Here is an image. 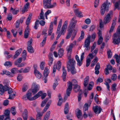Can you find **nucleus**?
I'll return each instance as SVG.
<instances>
[{"instance_id":"nucleus-40","label":"nucleus","mask_w":120,"mask_h":120,"mask_svg":"<svg viewBox=\"0 0 120 120\" xmlns=\"http://www.w3.org/2000/svg\"><path fill=\"white\" fill-rule=\"evenodd\" d=\"M11 111L13 115H14L16 114V110L14 107H13L11 108Z\"/></svg>"},{"instance_id":"nucleus-10","label":"nucleus","mask_w":120,"mask_h":120,"mask_svg":"<svg viewBox=\"0 0 120 120\" xmlns=\"http://www.w3.org/2000/svg\"><path fill=\"white\" fill-rule=\"evenodd\" d=\"M62 22V20L61 19L60 20L58 23L57 30L56 32V33L58 34L56 38V40L60 38L62 34H64V33H62L61 31H60L61 26Z\"/></svg>"},{"instance_id":"nucleus-13","label":"nucleus","mask_w":120,"mask_h":120,"mask_svg":"<svg viewBox=\"0 0 120 120\" xmlns=\"http://www.w3.org/2000/svg\"><path fill=\"white\" fill-rule=\"evenodd\" d=\"M77 22L76 21H75L74 22L71 21L68 26L67 30L73 32V30L75 27Z\"/></svg>"},{"instance_id":"nucleus-5","label":"nucleus","mask_w":120,"mask_h":120,"mask_svg":"<svg viewBox=\"0 0 120 120\" xmlns=\"http://www.w3.org/2000/svg\"><path fill=\"white\" fill-rule=\"evenodd\" d=\"M75 64L76 62H73L72 63L69 64V66H68V64L67 65L68 71L70 70L71 73L73 75L75 74L77 72L75 68Z\"/></svg>"},{"instance_id":"nucleus-55","label":"nucleus","mask_w":120,"mask_h":120,"mask_svg":"<svg viewBox=\"0 0 120 120\" xmlns=\"http://www.w3.org/2000/svg\"><path fill=\"white\" fill-rule=\"evenodd\" d=\"M30 69V68L29 67H27L26 68L23 70V73H26L28 72H29Z\"/></svg>"},{"instance_id":"nucleus-14","label":"nucleus","mask_w":120,"mask_h":120,"mask_svg":"<svg viewBox=\"0 0 120 120\" xmlns=\"http://www.w3.org/2000/svg\"><path fill=\"white\" fill-rule=\"evenodd\" d=\"M8 89V86L5 85L3 86L1 84H0V94L2 95L5 91H7Z\"/></svg>"},{"instance_id":"nucleus-53","label":"nucleus","mask_w":120,"mask_h":120,"mask_svg":"<svg viewBox=\"0 0 120 120\" xmlns=\"http://www.w3.org/2000/svg\"><path fill=\"white\" fill-rule=\"evenodd\" d=\"M91 62L90 59L89 58H87V57L86 60V67H88L90 65Z\"/></svg>"},{"instance_id":"nucleus-42","label":"nucleus","mask_w":120,"mask_h":120,"mask_svg":"<svg viewBox=\"0 0 120 120\" xmlns=\"http://www.w3.org/2000/svg\"><path fill=\"white\" fill-rule=\"evenodd\" d=\"M10 111L9 110H6L4 113V116H5V117H10Z\"/></svg>"},{"instance_id":"nucleus-51","label":"nucleus","mask_w":120,"mask_h":120,"mask_svg":"<svg viewBox=\"0 0 120 120\" xmlns=\"http://www.w3.org/2000/svg\"><path fill=\"white\" fill-rule=\"evenodd\" d=\"M107 54L108 58H111L112 57V54L110 49H109L108 51H107Z\"/></svg>"},{"instance_id":"nucleus-21","label":"nucleus","mask_w":120,"mask_h":120,"mask_svg":"<svg viewBox=\"0 0 120 120\" xmlns=\"http://www.w3.org/2000/svg\"><path fill=\"white\" fill-rule=\"evenodd\" d=\"M53 28V23L52 22H51L50 24L48 32V35L50 36L52 33Z\"/></svg>"},{"instance_id":"nucleus-22","label":"nucleus","mask_w":120,"mask_h":120,"mask_svg":"<svg viewBox=\"0 0 120 120\" xmlns=\"http://www.w3.org/2000/svg\"><path fill=\"white\" fill-rule=\"evenodd\" d=\"M22 51V49H20L17 50L15 52V54L14 55L12 58L15 59L20 54Z\"/></svg>"},{"instance_id":"nucleus-12","label":"nucleus","mask_w":120,"mask_h":120,"mask_svg":"<svg viewBox=\"0 0 120 120\" xmlns=\"http://www.w3.org/2000/svg\"><path fill=\"white\" fill-rule=\"evenodd\" d=\"M90 36L89 35L85 41L84 44V45L83 46L84 47L86 48L85 49L86 50H87L88 49H90L89 46L90 41Z\"/></svg>"},{"instance_id":"nucleus-37","label":"nucleus","mask_w":120,"mask_h":120,"mask_svg":"<svg viewBox=\"0 0 120 120\" xmlns=\"http://www.w3.org/2000/svg\"><path fill=\"white\" fill-rule=\"evenodd\" d=\"M72 45V44H70L69 46L67 48V50L68 51V53H71L72 49L73 47Z\"/></svg>"},{"instance_id":"nucleus-28","label":"nucleus","mask_w":120,"mask_h":120,"mask_svg":"<svg viewBox=\"0 0 120 120\" xmlns=\"http://www.w3.org/2000/svg\"><path fill=\"white\" fill-rule=\"evenodd\" d=\"M32 15L31 14H30L26 20V23L27 26V27H28V26L30 23V21L31 19Z\"/></svg>"},{"instance_id":"nucleus-1","label":"nucleus","mask_w":120,"mask_h":120,"mask_svg":"<svg viewBox=\"0 0 120 120\" xmlns=\"http://www.w3.org/2000/svg\"><path fill=\"white\" fill-rule=\"evenodd\" d=\"M110 4V3L107 0L102 5L100 8V13L102 15H104L105 11L107 12L109 11V6Z\"/></svg>"},{"instance_id":"nucleus-47","label":"nucleus","mask_w":120,"mask_h":120,"mask_svg":"<svg viewBox=\"0 0 120 120\" xmlns=\"http://www.w3.org/2000/svg\"><path fill=\"white\" fill-rule=\"evenodd\" d=\"M88 109V105L87 103H85L83 107V111H87Z\"/></svg>"},{"instance_id":"nucleus-34","label":"nucleus","mask_w":120,"mask_h":120,"mask_svg":"<svg viewBox=\"0 0 120 120\" xmlns=\"http://www.w3.org/2000/svg\"><path fill=\"white\" fill-rule=\"evenodd\" d=\"M64 52V50L63 48H60L58 51V55L60 57L63 55Z\"/></svg>"},{"instance_id":"nucleus-36","label":"nucleus","mask_w":120,"mask_h":120,"mask_svg":"<svg viewBox=\"0 0 120 120\" xmlns=\"http://www.w3.org/2000/svg\"><path fill=\"white\" fill-rule=\"evenodd\" d=\"M22 60V58H19L15 61L14 62L15 64L16 65H18L21 62Z\"/></svg>"},{"instance_id":"nucleus-11","label":"nucleus","mask_w":120,"mask_h":120,"mask_svg":"<svg viewBox=\"0 0 120 120\" xmlns=\"http://www.w3.org/2000/svg\"><path fill=\"white\" fill-rule=\"evenodd\" d=\"M40 86L38 85H36L33 83L32 86L31 91L33 94L37 93L39 90Z\"/></svg>"},{"instance_id":"nucleus-63","label":"nucleus","mask_w":120,"mask_h":120,"mask_svg":"<svg viewBox=\"0 0 120 120\" xmlns=\"http://www.w3.org/2000/svg\"><path fill=\"white\" fill-rule=\"evenodd\" d=\"M4 65L6 66H11L12 65V64L10 62L7 61L4 63Z\"/></svg>"},{"instance_id":"nucleus-39","label":"nucleus","mask_w":120,"mask_h":120,"mask_svg":"<svg viewBox=\"0 0 120 120\" xmlns=\"http://www.w3.org/2000/svg\"><path fill=\"white\" fill-rule=\"evenodd\" d=\"M68 32L66 37V38L67 39L71 37V34L73 32L67 30Z\"/></svg>"},{"instance_id":"nucleus-18","label":"nucleus","mask_w":120,"mask_h":120,"mask_svg":"<svg viewBox=\"0 0 120 120\" xmlns=\"http://www.w3.org/2000/svg\"><path fill=\"white\" fill-rule=\"evenodd\" d=\"M68 24V21L67 20H66L65 22L61 28V31L62 33H64L65 32L67 27Z\"/></svg>"},{"instance_id":"nucleus-17","label":"nucleus","mask_w":120,"mask_h":120,"mask_svg":"<svg viewBox=\"0 0 120 120\" xmlns=\"http://www.w3.org/2000/svg\"><path fill=\"white\" fill-rule=\"evenodd\" d=\"M69 85L67 90L66 94L68 96H69L72 88V85H73V84H72V83L70 81L68 82Z\"/></svg>"},{"instance_id":"nucleus-59","label":"nucleus","mask_w":120,"mask_h":120,"mask_svg":"<svg viewBox=\"0 0 120 120\" xmlns=\"http://www.w3.org/2000/svg\"><path fill=\"white\" fill-rule=\"evenodd\" d=\"M39 92H41V93L39 97H40V96H41V98L42 99H44L45 97L46 96V93H44L43 94L42 92L41 91H40Z\"/></svg>"},{"instance_id":"nucleus-49","label":"nucleus","mask_w":120,"mask_h":120,"mask_svg":"<svg viewBox=\"0 0 120 120\" xmlns=\"http://www.w3.org/2000/svg\"><path fill=\"white\" fill-rule=\"evenodd\" d=\"M48 100V99L46 98L42 102L41 104V107H43L44 106H45Z\"/></svg>"},{"instance_id":"nucleus-46","label":"nucleus","mask_w":120,"mask_h":120,"mask_svg":"<svg viewBox=\"0 0 120 120\" xmlns=\"http://www.w3.org/2000/svg\"><path fill=\"white\" fill-rule=\"evenodd\" d=\"M45 62L44 61H43L41 62L40 64V67L41 69L43 70L44 69L45 66Z\"/></svg>"},{"instance_id":"nucleus-6","label":"nucleus","mask_w":120,"mask_h":120,"mask_svg":"<svg viewBox=\"0 0 120 120\" xmlns=\"http://www.w3.org/2000/svg\"><path fill=\"white\" fill-rule=\"evenodd\" d=\"M113 11L112 10L110 11L109 13L105 16L104 19V23L106 24L109 22L112 19L111 15L113 14Z\"/></svg>"},{"instance_id":"nucleus-44","label":"nucleus","mask_w":120,"mask_h":120,"mask_svg":"<svg viewBox=\"0 0 120 120\" xmlns=\"http://www.w3.org/2000/svg\"><path fill=\"white\" fill-rule=\"evenodd\" d=\"M28 88L27 85L26 84H24L23 86L22 87V91L25 92L26 91Z\"/></svg>"},{"instance_id":"nucleus-32","label":"nucleus","mask_w":120,"mask_h":120,"mask_svg":"<svg viewBox=\"0 0 120 120\" xmlns=\"http://www.w3.org/2000/svg\"><path fill=\"white\" fill-rule=\"evenodd\" d=\"M74 11L75 14L76 15H77L78 17H81L83 16V15L81 11H79L77 10H75Z\"/></svg>"},{"instance_id":"nucleus-26","label":"nucleus","mask_w":120,"mask_h":120,"mask_svg":"<svg viewBox=\"0 0 120 120\" xmlns=\"http://www.w3.org/2000/svg\"><path fill=\"white\" fill-rule=\"evenodd\" d=\"M34 73L36 77L38 79H40L41 77V73L38 70L34 71Z\"/></svg>"},{"instance_id":"nucleus-43","label":"nucleus","mask_w":120,"mask_h":120,"mask_svg":"<svg viewBox=\"0 0 120 120\" xmlns=\"http://www.w3.org/2000/svg\"><path fill=\"white\" fill-rule=\"evenodd\" d=\"M82 92L81 90H80L79 92V94L78 96V101H80L81 99V98L82 97Z\"/></svg>"},{"instance_id":"nucleus-52","label":"nucleus","mask_w":120,"mask_h":120,"mask_svg":"<svg viewBox=\"0 0 120 120\" xmlns=\"http://www.w3.org/2000/svg\"><path fill=\"white\" fill-rule=\"evenodd\" d=\"M98 40L97 41V44L99 45L102 43L103 38L102 37H98Z\"/></svg>"},{"instance_id":"nucleus-9","label":"nucleus","mask_w":120,"mask_h":120,"mask_svg":"<svg viewBox=\"0 0 120 120\" xmlns=\"http://www.w3.org/2000/svg\"><path fill=\"white\" fill-rule=\"evenodd\" d=\"M61 66V62L59 61L57 62V65H55L53 67V72L52 75L53 76H55V72L56 69H57L58 71L60 70Z\"/></svg>"},{"instance_id":"nucleus-16","label":"nucleus","mask_w":120,"mask_h":120,"mask_svg":"<svg viewBox=\"0 0 120 120\" xmlns=\"http://www.w3.org/2000/svg\"><path fill=\"white\" fill-rule=\"evenodd\" d=\"M92 109L94 112L96 114H99L102 110L100 106L97 105L93 107Z\"/></svg>"},{"instance_id":"nucleus-7","label":"nucleus","mask_w":120,"mask_h":120,"mask_svg":"<svg viewBox=\"0 0 120 120\" xmlns=\"http://www.w3.org/2000/svg\"><path fill=\"white\" fill-rule=\"evenodd\" d=\"M112 43L114 45H118L120 42V35L115 33L113 36Z\"/></svg>"},{"instance_id":"nucleus-57","label":"nucleus","mask_w":120,"mask_h":120,"mask_svg":"<svg viewBox=\"0 0 120 120\" xmlns=\"http://www.w3.org/2000/svg\"><path fill=\"white\" fill-rule=\"evenodd\" d=\"M116 18L115 17L112 21V26L115 27L116 25Z\"/></svg>"},{"instance_id":"nucleus-41","label":"nucleus","mask_w":120,"mask_h":120,"mask_svg":"<svg viewBox=\"0 0 120 120\" xmlns=\"http://www.w3.org/2000/svg\"><path fill=\"white\" fill-rule=\"evenodd\" d=\"M76 114L77 118H79L81 117V116L82 115V113L81 110L78 109L77 112L76 113Z\"/></svg>"},{"instance_id":"nucleus-50","label":"nucleus","mask_w":120,"mask_h":120,"mask_svg":"<svg viewBox=\"0 0 120 120\" xmlns=\"http://www.w3.org/2000/svg\"><path fill=\"white\" fill-rule=\"evenodd\" d=\"M115 58L116 62L118 64L119 63L120 61V58H119V56L116 54H115L114 56Z\"/></svg>"},{"instance_id":"nucleus-54","label":"nucleus","mask_w":120,"mask_h":120,"mask_svg":"<svg viewBox=\"0 0 120 120\" xmlns=\"http://www.w3.org/2000/svg\"><path fill=\"white\" fill-rule=\"evenodd\" d=\"M47 37L45 36L44 38L40 44V45L42 47L43 46L45 43Z\"/></svg>"},{"instance_id":"nucleus-23","label":"nucleus","mask_w":120,"mask_h":120,"mask_svg":"<svg viewBox=\"0 0 120 120\" xmlns=\"http://www.w3.org/2000/svg\"><path fill=\"white\" fill-rule=\"evenodd\" d=\"M52 56V54L50 53L49 55V60L48 64L49 66H50L52 64L53 60Z\"/></svg>"},{"instance_id":"nucleus-25","label":"nucleus","mask_w":120,"mask_h":120,"mask_svg":"<svg viewBox=\"0 0 120 120\" xmlns=\"http://www.w3.org/2000/svg\"><path fill=\"white\" fill-rule=\"evenodd\" d=\"M89 79V77L88 76H86L84 79L83 85L85 87L87 86L88 83Z\"/></svg>"},{"instance_id":"nucleus-30","label":"nucleus","mask_w":120,"mask_h":120,"mask_svg":"<svg viewBox=\"0 0 120 120\" xmlns=\"http://www.w3.org/2000/svg\"><path fill=\"white\" fill-rule=\"evenodd\" d=\"M74 87L73 88V89L74 91L75 92H77L78 91H79L80 90V86L77 85H74Z\"/></svg>"},{"instance_id":"nucleus-56","label":"nucleus","mask_w":120,"mask_h":120,"mask_svg":"<svg viewBox=\"0 0 120 120\" xmlns=\"http://www.w3.org/2000/svg\"><path fill=\"white\" fill-rule=\"evenodd\" d=\"M39 22V21L37 20H36L35 22V25L34 26V28L35 29H37L38 27Z\"/></svg>"},{"instance_id":"nucleus-2","label":"nucleus","mask_w":120,"mask_h":120,"mask_svg":"<svg viewBox=\"0 0 120 120\" xmlns=\"http://www.w3.org/2000/svg\"><path fill=\"white\" fill-rule=\"evenodd\" d=\"M52 101L50 100L49 101L45 106L42 113H40L39 112H38V114L36 115V119L37 120H41V117L43 115V113L45 112L49 108L50 105Z\"/></svg>"},{"instance_id":"nucleus-62","label":"nucleus","mask_w":120,"mask_h":120,"mask_svg":"<svg viewBox=\"0 0 120 120\" xmlns=\"http://www.w3.org/2000/svg\"><path fill=\"white\" fill-rule=\"evenodd\" d=\"M98 95L97 94H96V95H95V97L94 98V100L95 101L97 104L99 103V102L98 101L99 100L98 99Z\"/></svg>"},{"instance_id":"nucleus-24","label":"nucleus","mask_w":120,"mask_h":120,"mask_svg":"<svg viewBox=\"0 0 120 120\" xmlns=\"http://www.w3.org/2000/svg\"><path fill=\"white\" fill-rule=\"evenodd\" d=\"M28 113L27 110L25 109L23 113L22 117L24 120H27L28 117Z\"/></svg>"},{"instance_id":"nucleus-64","label":"nucleus","mask_w":120,"mask_h":120,"mask_svg":"<svg viewBox=\"0 0 120 120\" xmlns=\"http://www.w3.org/2000/svg\"><path fill=\"white\" fill-rule=\"evenodd\" d=\"M33 41V40L32 39H31L28 41L27 43V46H31L32 43Z\"/></svg>"},{"instance_id":"nucleus-61","label":"nucleus","mask_w":120,"mask_h":120,"mask_svg":"<svg viewBox=\"0 0 120 120\" xmlns=\"http://www.w3.org/2000/svg\"><path fill=\"white\" fill-rule=\"evenodd\" d=\"M57 43V41H55L54 42L50 49L52 51L53 50L55 47V45Z\"/></svg>"},{"instance_id":"nucleus-60","label":"nucleus","mask_w":120,"mask_h":120,"mask_svg":"<svg viewBox=\"0 0 120 120\" xmlns=\"http://www.w3.org/2000/svg\"><path fill=\"white\" fill-rule=\"evenodd\" d=\"M63 99L61 97L60 98L58 102L57 105L59 106H60L62 102Z\"/></svg>"},{"instance_id":"nucleus-27","label":"nucleus","mask_w":120,"mask_h":120,"mask_svg":"<svg viewBox=\"0 0 120 120\" xmlns=\"http://www.w3.org/2000/svg\"><path fill=\"white\" fill-rule=\"evenodd\" d=\"M30 4L29 2H27L26 4L25 5L23 8V9L22 11V12L24 13L25 11H26L27 8L29 7Z\"/></svg>"},{"instance_id":"nucleus-48","label":"nucleus","mask_w":120,"mask_h":120,"mask_svg":"<svg viewBox=\"0 0 120 120\" xmlns=\"http://www.w3.org/2000/svg\"><path fill=\"white\" fill-rule=\"evenodd\" d=\"M18 70L17 68H14L11 70V71L12 73L15 74L18 72Z\"/></svg>"},{"instance_id":"nucleus-33","label":"nucleus","mask_w":120,"mask_h":120,"mask_svg":"<svg viewBox=\"0 0 120 120\" xmlns=\"http://www.w3.org/2000/svg\"><path fill=\"white\" fill-rule=\"evenodd\" d=\"M26 50H24L22 52V60L23 61H25L26 59Z\"/></svg>"},{"instance_id":"nucleus-3","label":"nucleus","mask_w":120,"mask_h":120,"mask_svg":"<svg viewBox=\"0 0 120 120\" xmlns=\"http://www.w3.org/2000/svg\"><path fill=\"white\" fill-rule=\"evenodd\" d=\"M51 0H43L44 7L45 8H50L54 7L56 6V3H54L53 4H51Z\"/></svg>"},{"instance_id":"nucleus-4","label":"nucleus","mask_w":120,"mask_h":120,"mask_svg":"<svg viewBox=\"0 0 120 120\" xmlns=\"http://www.w3.org/2000/svg\"><path fill=\"white\" fill-rule=\"evenodd\" d=\"M41 92H39L34 97L32 98H31L32 95V93L31 92L28 91L26 94V98L27 99L30 100L31 101L35 100L39 97L41 94Z\"/></svg>"},{"instance_id":"nucleus-19","label":"nucleus","mask_w":120,"mask_h":120,"mask_svg":"<svg viewBox=\"0 0 120 120\" xmlns=\"http://www.w3.org/2000/svg\"><path fill=\"white\" fill-rule=\"evenodd\" d=\"M62 70L63 71L62 79L63 81H65L66 77L67 72L65 67L64 66L62 67Z\"/></svg>"},{"instance_id":"nucleus-20","label":"nucleus","mask_w":120,"mask_h":120,"mask_svg":"<svg viewBox=\"0 0 120 120\" xmlns=\"http://www.w3.org/2000/svg\"><path fill=\"white\" fill-rule=\"evenodd\" d=\"M2 73H0V74L2 75L5 74L11 77H12L13 76V74L8 71L5 70H4L2 71Z\"/></svg>"},{"instance_id":"nucleus-45","label":"nucleus","mask_w":120,"mask_h":120,"mask_svg":"<svg viewBox=\"0 0 120 120\" xmlns=\"http://www.w3.org/2000/svg\"><path fill=\"white\" fill-rule=\"evenodd\" d=\"M84 32L83 31H81V36L78 39V41H80L84 38Z\"/></svg>"},{"instance_id":"nucleus-29","label":"nucleus","mask_w":120,"mask_h":120,"mask_svg":"<svg viewBox=\"0 0 120 120\" xmlns=\"http://www.w3.org/2000/svg\"><path fill=\"white\" fill-rule=\"evenodd\" d=\"M49 73V69L47 67H45L44 69L43 74L44 76L47 77Z\"/></svg>"},{"instance_id":"nucleus-35","label":"nucleus","mask_w":120,"mask_h":120,"mask_svg":"<svg viewBox=\"0 0 120 120\" xmlns=\"http://www.w3.org/2000/svg\"><path fill=\"white\" fill-rule=\"evenodd\" d=\"M77 32V27H76L75 29L74 30L73 33L71 38V40H73V39L75 37L76 34Z\"/></svg>"},{"instance_id":"nucleus-38","label":"nucleus","mask_w":120,"mask_h":120,"mask_svg":"<svg viewBox=\"0 0 120 120\" xmlns=\"http://www.w3.org/2000/svg\"><path fill=\"white\" fill-rule=\"evenodd\" d=\"M27 49L28 52L30 53H32L34 52L32 46H27Z\"/></svg>"},{"instance_id":"nucleus-15","label":"nucleus","mask_w":120,"mask_h":120,"mask_svg":"<svg viewBox=\"0 0 120 120\" xmlns=\"http://www.w3.org/2000/svg\"><path fill=\"white\" fill-rule=\"evenodd\" d=\"M71 53H68L67 56L69 60L67 62V64H68V66H69V64L72 63L73 62H75V60L73 58L71 59Z\"/></svg>"},{"instance_id":"nucleus-8","label":"nucleus","mask_w":120,"mask_h":120,"mask_svg":"<svg viewBox=\"0 0 120 120\" xmlns=\"http://www.w3.org/2000/svg\"><path fill=\"white\" fill-rule=\"evenodd\" d=\"M84 52H83L81 54L80 60H79V58L77 55H76L75 56V59L77 62V64L79 66H80L82 64V61L84 59Z\"/></svg>"},{"instance_id":"nucleus-31","label":"nucleus","mask_w":120,"mask_h":120,"mask_svg":"<svg viewBox=\"0 0 120 120\" xmlns=\"http://www.w3.org/2000/svg\"><path fill=\"white\" fill-rule=\"evenodd\" d=\"M69 110V107L68 103H66L64 109V113L65 114H67Z\"/></svg>"},{"instance_id":"nucleus-58","label":"nucleus","mask_w":120,"mask_h":120,"mask_svg":"<svg viewBox=\"0 0 120 120\" xmlns=\"http://www.w3.org/2000/svg\"><path fill=\"white\" fill-rule=\"evenodd\" d=\"M119 2H116L115 4V8L114 9V10L115 11L116 9L117 8L118 10H119V8H118L120 4Z\"/></svg>"}]
</instances>
